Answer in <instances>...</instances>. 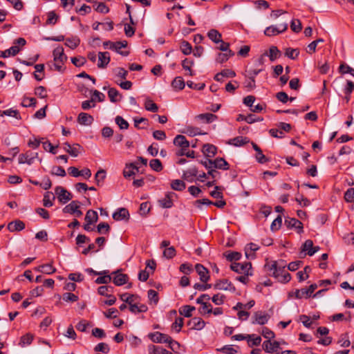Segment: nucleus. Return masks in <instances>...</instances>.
<instances>
[{
	"label": "nucleus",
	"instance_id": "1",
	"mask_svg": "<svg viewBox=\"0 0 354 354\" xmlns=\"http://www.w3.org/2000/svg\"><path fill=\"white\" fill-rule=\"evenodd\" d=\"M53 55L55 62L54 66L56 71L59 72H63L64 71L63 65L67 60V56L64 54L63 47L58 46L55 48L53 52Z\"/></svg>",
	"mask_w": 354,
	"mask_h": 354
},
{
	"label": "nucleus",
	"instance_id": "2",
	"mask_svg": "<svg viewBox=\"0 0 354 354\" xmlns=\"http://www.w3.org/2000/svg\"><path fill=\"white\" fill-rule=\"evenodd\" d=\"M268 340L263 343V348L266 353H278L280 343L277 341L271 342L270 339L274 337V333H261Z\"/></svg>",
	"mask_w": 354,
	"mask_h": 354
},
{
	"label": "nucleus",
	"instance_id": "3",
	"mask_svg": "<svg viewBox=\"0 0 354 354\" xmlns=\"http://www.w3.org/2000/svg\"><path fill=\"white\" fill-rule=\"evenodd\" d=\"M230 268L235 272L239 274H245L246 276H252V263L250 262H245L243 263H232L230 266Z\"/></svg>",
	"mask_w": 354,
	"mask_h": 354
},
{
	"label": "nucleus",
	"instance_id": "4",
	"mask_svg": "<svg viewBox=\"0 0 354 354\" xmlns=\"http://www.w3.org/2000/svg\"><path fill=\"white\" fill-rule=\"evenodd\" d=\"M108 44H111L109 49L116 51L118 53L122 55V56H127L129 55L128 51H121L120 50L122 48L127 47V41H116V42L106 41L103 43V46L104 47H106L108 46Z\"/></svg>",
	"mask_w": 354,
	"mask_h": 354
},
{
	"label": "nucleus",
	"instance_id": "5",
	"mask_svg": "<svg viewBox=\"0 0 354 354\" xmlns=\"http://www.w3.org/2000/svg\"><path fill=\"white\" fill-rule=\"evenodd\" d=\"M76 329L80 332H104L102 329L95 328L93 324L85 319H82L75 326Z\"/></svg>",
	"mask_w": 354,
	"mask_h": 354
},
{
	"label": "nucleus",
	"instance_id": "6",
	"mask_svg": "<svg viewBox=\"0 0 354 354\" xmlns=\"http://www.w3.org/2000/svg\"><path fill=\"white\" fill-rule=\"evenodd\" d=\"M38 156V153L31 151H27L24 153H21L19 156V163L31 165L33 163L35 158Z\"/></svg>",
	"mask_w": 354,
	"mask_h": 354
},
{
	"label": "nucleus",
	"instance_id": "7",
	"mask_svg": "<svg viewBox=\"0 0 354 354\" xmlns=\"http://www.w3.org/2000/svg\"><path fill=\"white\" fill-rule=\"evenodd\" d=\"M55 194L57 195V198L62 203H66L72 198L71 194L60 186L55 188Z\"/></svg>",
	"mask_w": 354,
	"mask_h": 354
},
{
	"label": "nucleus",
	"instance_id": "8",
	"mask_svg": "<svg viewBox=\"0 0 354 354\" xmlns=\"http://www.w3.org/2000/svg\"><path fill=\"white\" fill-rule=\"evenodd\" d=\"M264 269L270 276L276 278L277 280L286 271L284 269H279L278 267L276 266L268 264H265Z\"/></svg>",
	"mask_w": 354,
	"mask_h": 354
},
{
	"label": "nucleus",
	"instance_id": "9",
	"mask_svg": "<svg viewBox=\"0 0 354 354\" xmlns=\"http://www.w3.org/2000/svg\"><path fill=\"white\" fill-rule=\"evenodd\" d=\"M214 288L217 290H230L232 292L235 291V287L227 279L218 280L214 285Z\"/></svg>",
	"mask_w": 354,
	"mask_h": 354
},
{
	"label": "nucleus",
	"instance_id": "10",
	"mask_svg": "<svg viewBox=\"0 0 354 354\" xmlns=\"http://www.w3.org/2000/svg\"><path fill=\"white\" fill-rule=\"evenodd\" d=\"M205 325V322L201 317H197L191 319L187 322V326L190 330H200L203 328Z\"/></svg>",
	"mask_w": 354,
	"mask_h": 354
},
{
	"label": "nucleus",
	"instance_id": "11",
	"mask_svg": "<svg viewBox=\"0 0 354 354\" xmlns=\"http://www.w3.org/2000/svg\"><path fill=\"white\" fill-rule=\"evenodd\" d=\"M147 337L156 343H167L170 340V336L167 333H149Z\"/></svg>",
	"mask_w": 354,
	"mask_h": 354
},
{
	"label": "nucleus",
	"instance_id": "12",
	"mask_svg": "<svg viewBox=\"0 0 354 354\" xmlns=\"http://www.w3.org/2000/svg\"><path fill=\"white\" fill-rule=\"evenodd\" d=\"M195 269L200 277V280L204 283L207 282L209 279V270L201 263H197L195 266Z\"/></svg>",
	"mask_w": 354,
	"mask_h": 354
},
{
	"label": "nucleus",
	"instance_id": "13",
	"mask_svg": "<svg viewBox=\"0 0 354 354\" xmlns=\"http://www.w3.org/2000/svg\"><path fill=\"white\" fill-rule=\"evenodd\" d=\"M285 225L288 228H295L298 233L303 232V224L295 218H288L285 220Z\"/></svg>",
	"mask_w": 354,
	"mask_h": 354
},
{
	"label": "nucleus",
	"instance_id": "14",
	"mask_svg": "<svg viewBox=\"0 0 354 354\" xmlns=\"http://www.w3.org/2000/svg\"><path fill=\"white\" fill-rule=\"evenodd\" d=\"M110 55L108 52H100L98 53L97 67L104 68L110 62Z\"/></svg>",
	"mask_w": 354,
	"mask_h": 354
},
{
	"label": "nucleus",
	"instance_id": "15",
	"mask_svg": "<svg viewBox=\"0 0 354 354\" xmlns=\"http://www.w3.org/2000/svg\"><path fill=\"white\" fill-rule=\"evenodd\" d=\"M115 276L112 277L113 282L115 286H120L125 284L128 279L129 277L127 274L119 273L118 272H114L112 273Z\"/></svg>",
	"mask_w": 354,
	"mask_h": 354
},
{
	"label": "nucleus",
	"instance_id": "16",
	"mask_svg": "<svg viewBox=\"0 0 354 354\" xmlns=\"http://www.w3.org/2000/svg\"><path fill=\"white\" fill-rule=\"evenodd\" d=\"M93 120L94 119L92 115L84 112L80 113L77 117V122L84 126L91 125Z\"/></svg>",
	"mask_w": 354,
	"mask_h": 354
},
{
	"label": "nucleus",
	"instance_id": "17",
	"mask_svg": "<svg viewBox=\"0 0 354 354\" xmlns=\"http://www.w3.org/2000/svg\"><path fill=\"white\" fill-rule=\"evenodd\" d=\"M129 211L126 208L121 207L113 214V218L115 221H122L129 219Z\"/></svg>",
	"mask_w": 354,
	"mask_h": 354
},
{
	"label": "nucleus",
	"instance_id": "18",
	"mask_svg": "<svg viewBox=\"0 0 354 354\" xmlns=\"http://www.w3.org/2000/svg\"><path fill=\"white\" fill-rule=\"evenodd\" d=\"M138 171V167H137L135 163H130L126 165L123 171V175L125 178H129L132 176H134L136 173Z\"/></svg>",
	"mask_w": 354,
	"mask_h": 354
},
{
	"label": "nucleus",
	"instance_id": "19",
	"mask_svg": "<svg viewBox=\"0 0 354 354\" xmlns=\"http://www.w3.org/2000/svg\"><path fill=\"white\" fill-rule=\"evenodd\" d=\"M213 168L219 169L223 170L229 169V165L227 162L223 158H217L212 160Z\"/></svg>",
	"mask_w": 354,
	"mask_h": 354
},
{
	"label": "nucleus",
	"instance_id": "20",
	"mask_svg": "<svg viewBox=\"0 0 354 354\" xmlns=\"http://www.w3.org/2000/svg\"><path fill=\"white\" fill-rule=\"evenodd\" d=\"M268 320V316L266 314L262 312H257L253 316L252 323L263 325Z\"/></svg>",
	"mask_w": 354,
	"mask_h": 354
},
{
	"label": "nucleus",
	"instance_id": "21",
	"mask_svg": "<svg viewBox=\"0 0 354 354\" xmlns=\"http://www.w3.org/2000/svg\"><path fill=\"white\" fill-rule=\"evenodd\" d=\"M25 228V223L19 220H16L8 223V229L10 232L21 231Z\"/></svg>",
	"mask_w": 354,
	"mask_h": 354
},
{
	"label": "nucleus",
	"instance_id": "22",
	"mask_svg": "<svg viewBox=\"0 0 354 354\" xmlns=\"http://www.w3.org/2000/svg\"><path fill=\"white\" fill-rule=\"evenodd\" d=\"M174 144L181 148H188L189 147V141L183 135H177L174 139Z\"/></svg>",
	"mask_w": 354,
	"mask_h": 354
},
{
	"label": "nucleus",
	"instance_id": "23",
	"mask_svg": "<svg viewBox=\"0 0 354 354\" xmlns=\"http://www.w3.org/2000/svg\"><path fill=\"white\" fill-rule=\"evenodd\" d=\"M246 341L250 347L259 346L261 342V337L254 333L248 334Z\"/></svg>",
	"mask_w": 354,
	"mask_h": 354
},
{
	"label": "nucleus",
	"instance_id": "24",
	"mask_svg": "<svg viewBox=\"0 0 354 354\" xmlns=\"http://www.w3.org/2000/svg\"><path fill=\"white\" fill-rule=\"evenodd\" d=\"M80 203L77 201H73L68 205H66L62 211L64 213L73 214L77 209L80 208Z\"/></svg>",
	"mask_w": 354,
	"mask_h": 354
},
{
	"label": "nucleus",
	"instance_id": "25",
	"mask_svg": "<svg viewBox=\"0 0 354 354\" xmlns=\"http://www.w3.org/2000/svg\"><path fill=\"white\" fill-rule=\"evenodd\" d=\"M196 119L203 120L205 123H212L214 120L217 119V116L214 114L210 113H201L199 115H197L195 117Z\"/></svg>",
	"mask_w": 354,
	"mask_h": 354
},
{
	"label": "nucleus",
	"instance_id": "26",
	"mask_svg": "<svg viewBox=\"0 0 354 354\" xmlns=\"http://www.w3.org/2000/svg\"><path fill=\"white\" fill-rule=\"evenodd\" d=\"M217 148L211 144H205L203 147V153L207 157H213L216 155Z\"/></svg>",
	"mask_w": 354,
	"mask_h": 354
},
{
	"label": "nucleus",
	"instance_id": "27",
	"mask_svg": "<svg viewBox=\"0 0 354 354\" xmlns=\"http://www.w3.org/2000/svg\"><path fill=\"white\" fill-rule=\"evenodd\" d=\"M198 174V169L196 167H193L189 168V169L185 171L183 174V178L192 182L194 177H196Z\"/></svg>",
	"mask_w": 354,
	"mask_h": 354
},
{
	"label": "nucleus",
	"instance_id": "28",
	"mask_svg": "<svg viewBox=\"0 0 354 354\" xmlns=\"http://www.w3.org/2000/svg\"><path fill=\"white\" fill-rule=\"evenodd\" d=\"M108 96L111 102H120L122 99V95L115 88H110L108 91Z\"/></svg>",
	"mask_w": 354,
	"mask_h": 354
},
{
	"label": "nucleus",
	"instance_id": "29",
	"mask_svg": "<svg viewBox=\"0 0 354 354\" xmlns=\"http://www.w3.org/2000/svg\"><path fill=\"white\" fill-rule=\"evenodd\" d=\"M207 37L215 44L222 41L221 34L216 29H211L207 32Z\"/></svg>",
	"mask_w": 354,
	"mask_h": 354
},
{
	"label": "nucleus",
	"instance_id": "30",
	"mask_svg": "<svg viewBox=\"0 0 354 354\" xmlns=\"http://www.w3.org/2000/svg\"><path fill=\"white\" fill-rule=\"evenodd\" d=\"M84 219L88 224H94L98 221L97 213L94 210L89 209L87 211Z\"/></svg>",
	"mask_w": 354,
	"mask_h": 354
},
{
	"label": "nucleus",
	"instance_id": "31",
	"mask_svg": "<svg viewBox=\"0 0 354 354\" xmlns=\"http://www.w3.org/2000/svg\"><path fill=\"white\" fill-rule=\"evenodd\" d=\"M299 319L302 324L309 329H313L315 326H317V322L312 321L311 318L307 315H301Z\"/></svg>",
	"mask_w": 354,
	"mask_h": 354
},
{
	"label": "nucleus",
	"instance_id": "32",
	"mask_svg": "<svg viewBox=\"0 0 354 354\" xmlns=\"http://www.w3.org/2000/svg\"><path fill=\"white\" fill-rule=\"evenodd\" d=\"M183 133H185L191 137H194L196 135L203 134L201 132V130L198 127H194L192 126H186L185 129L181 131Z\"/></svg>",
	"mask_w": 354,
	"mask_h": 354
},
{
	"label": "nucleus",
	"instance_id": "33",
	"mask_svg": "<svg viewBox=\"0 0 354 354\" xmlns=\"http://www.w3.org/2000/svg\"><path fill=\"white\" fill-rule=\"evenodd\" d=\"M55 199V196L51 192H46L44 194L43 199V205L44 207H50L53 205L52 201Z\"/></svg>",
	"mask_w": 354,
	"mask_h": 354
},
{
	"label": "nucleus",
	"instance_id": "34",
	"mask_svg": "<svg viewBox=\"0 0 354 354\" xmlns=\"http://www.w3.org/2000/svg\"><path fill=\"white\" fill-rule=\"evenodd\" d=\"M195 310L196 308L194 306L185 305L179 308V313L181 315H183L186 317H190L192 316V312Z\"/></svg>",
	"mask_w": 354,
	"mask_h": 354
},
{
	"label": "nucleus",
	"instance_id": "35",
	"mask_svg": "<svg viewBox=\"0 0 354 354\" xmlns=\"http://www.w3.org/2000/svg\"><path fill=\"white\" fill-rule=\"evenodd\" d=\"M114 288L111 286H102L98 288L97 292L100 295L111 297Z\"/></svg>",
	"mask_w": 354,
	"mask_h": 354
},
{
	"label": "nucleus",
	"instance_id": "36",
	"mask_svg": "<svg viewBox=\"0 0 354 354\" xmlns=\"http://www.w3.org/2000/svg\"><path fill=\"white\" fill-rule=\"evenodd\" d=\"M248 142H249L248 138L246 137L243 138L242 136L236 137V138L230 140L229 142V143L230 145H233L236 147L243 146V145L247 144Z\"/></svg>",
	"mask_w": 354,
	"mask_h": 354
},
{
	"label": "nucleus",
	"instance_id": "37",
	"mask_svg": "<svg viewBox=\"0 0 354 354\" xmlns=\"http://www.w3.org/2000/svg\"><path fill=\"white\" fill-rule=\"evenodd\" d=\"M319 336L317 335L319 340L317 341L318 344H322L324 346H328L331 344L333 338L328 336V333H319Z\"/></svg>",
	"mask_w": 354,
	"mask_h": 354
},
{
	"label": "nucleus",
	"instance_id": "38",
	"mask_svg": "<svg viewBox=\"0 0 354 354\" xmlns=\"http://www.w3.org/2000/svg\"><path fill=\"white\" fill-rule=\"evenodd\" d=\"M234 53L232 50H229V52H225V53H219L217 55V57L216 59V61L218 63L222 64L228 60V59L233 56Z\"/></svg>",
	"mask_w": 354,
	"mask_h": 354
},
{
	"label": "nucleus",
	"instance_id": "39",
	"mask_svg": "<svg viewBox=\"0 0 354 354\" xmlns=\"http://www.w3.org/2000/svg\"><path fill=\"white\" fill-rule=\"evenodd\" d=\"M271 62H274L281 56V52L277 46H272L269 49V54L267 53Z\"/></svg>",
	"mask_w": 354,
	"mask_h": 354
},
{
	"label": "nucleus",
	"instance_id": "40",
	"mask_svg": "<svg viewBox=\"0 0 354 354\" xmlns=\"http://www.w3.org/2000/svg\"><path fill=\"white\" fill-rule=\"evenodd\" d=\"M80 44V39L77 37L67 38L66 39L65 45L71 49L76 48Z\"/></svg>",
	"mask_w": 354,
	"mask_h": 354
},
{
	"label": "nucleus",
	"instance_id": "41",
	"mask_svg": "<svg viewBox=\"0 0 354 354\" xmlns=\"http://www.w3.org/2000/svg\"><path fill=\"white\" fill-rule=\"evenodd\" d=\"M145 108L147 111L156 113L158 111V105L152 100L147 98L145 102Z\"/></svg>",
	"mask_w": 354,
	"mask_h": 354
},
{
	"label": "nucleus",
	"instance_id": "42",
	"mask_svg": "<svg viewBox=\"0 0 354 354\" xmlns=\"http://www.w3.org/2000/svg\"><path fill=\"white\" fill-rule=\"evenodd\" d=\"M223 255L229 261H238L241 257V254L239 252L228 251L227 252H225Z\"/></svg>",
	"mask_w": 354,
	"mask_h": 354
},
{
	"label": "nucleus",
	"instance_id": "43",
	"mask_svg": "<svg viewBox=\"0 0 354 354\" xmlns=\"http://www.w3.org/2000/svg\"><path fill=\"white\" fill-rule=\"evenodd\" d=\"M186 185L185 183L181 180H174L171 183V187L174 190L176 191H183L185 189Z\"/></svg>",
	"mask_w": 354,
	"mask_h": 354
},
{
	"label": "nucleus",
	"instance_id": "44",
	"mask_svg": "<svg viewBox=\"0 0 354 354\" xmlns=\"http://www.w3.org/2000/svg\"><path fill=\"white\" fill-rule=\"evenodd\" d=\"M171 86L174 89L182 90L185 87V82L182 77H176L171 82Z\"/></svg>",
	"mask_w": 354,
	"mask_h": 354
},
{
	"label": "nucleus",
	"instance_id": "45",
	"mask_svg": "<svg viewBox=\"0 0 354 354\" xmlns=\"http://www.w3.org/2000/svg\"><path fill=\"white\" fill-rule=\"evenodd\" d=\"M99 276L95 281L97 284H108L112 281V277L108 273Z\"/></svg>",
	"mask_w": 354,
	"mask_h": 354
},
{
	"label": "nucleus",
	"instance_id": "46",
	"mask_svg": "<svg viewBox=\"0 0 354 354\" xmlns=\"http://www.w3.org/2000/svg\"><path fill=\"white\" fill-rule=\"evenodd\" d=\"M3 115L13 117L17 120L21 119L19 112L17 110L12 109L3 111L2 113H1V116H3Z\"/></svg>",
	"mask_w": 354,
	"mask_h": 354
},
{
	"label": "nucleus",
	"instance_id": "47",
	"mask_svg": "<svg viewBox=\"0 0 354 354\" xmlns=\"http://www.w3.org/2000/svg\"><path fill=\"white\" fill-rule=\"evenodd\" d=\"M106 178V171L104 169H100L95 175V180L97 186H101L103 180Z\"/></svg>",
	"mask_w": 354,
	"mask_h": 354
},
{
	"label": "nucleus",
	"instance_id": "48",
	"mask_svg": "<svg viewBox=\"0 0 354 354\" xmlns=\"http://www.w3.org/2000/svg\"><path fill=\"white\" fill-rule=\"evenodd\" d=\"M180 50L184 55H188L192 53V47L188 41L183 40L180 44Z\"/></svg>",
	"mask_w": 354,
	"mask_h": 354
},
{
	"label": "nucleus",
	"instance_id": "49",
	"mask_svg": "<svg viewBox=\"0 0 354 354\" xmlns=\"http://www.w3.org/2000/svg\"><path fill=\"white\" fill-rule=\"evenodd\" d=\"M149 166L153 170L156 171H160L163 169L162 162L159 159H152L149 162Z\"/></svg>",
	"mask_w": 354,
	"mask_h": 354
},
{
	"label": "nucleus",
	"instance_id": "50",
	"mask_svg": "<svg viewBox=\"0 0 354 354\" xmlns=\"http://www.w3.org/2000/svg\"><path fill=\"white\" fill-rule=\"evenodd\" d=\"M115 123L119 126L120 129H127L129 128V123L122 116L118 115L115 118Z\"/></svg>",
	"mask_w": 354,
	"mask_h": 354
},
{
	"label": "nucleus",
	"instance_id": "51",
	"mask_svg": "<svg viewBox=\"0 0 354 354\" xmlns=\"http://www.w3.org/2000/svg\"><path fill=\"white\" fill-rule=\"evenodd\" d=\"M198 310L201 315L209 314L212 313V306L208 302L203 303Z\"/></svg>",
	"mask_w": 354,
	"mask_h": 354
},
{
	"label": "nucleus",
	"instance_id": "52",
	"mask_svg": "<svg viewBox=\"0 0 354 354\" xmlns=\"http://www.w3.org/2000/svg\"><path fill=\"white\" fill-rule=\"evenodd\" d=\"M194 61L193 60H189L188 59H185L183 62H182V66L183 68V69L186 70V71H189V75L190 76H193L194 75V72L192 71L191 69V66L194 64Z\"/></svg>",
	"mask_w": 354,
	"mask_h": 354
},
{
	"label": "nucleus",
	"instance_id": "53",
	"mask_svg": "<svg viewBox=\"0 0 354 354\" xmlns=\"http://www.w3.org/2000/svg\"><path fill=\"white\" fill-rule=\"evenodd\" d=\"M59 19V16L55 12V11H50L48 12V19L46 21L47 25H55L57 19Z\"/></svg>",
	"mask_w": 354,
	"mask_h": 354
},
{
	"label": "nucleus",
	"instance_id": "54",
	"mask_svg": "<svg viewBox=\"0 0 354 354\" xmlns=\"http://www.w3.org/2000/svg\"><path fill=\"white\" fill-rule=\"evenodd\" d=\"M110 231V226L107 223L102 222L97 225V232L99 234H108Z\"/></svg>",
	"mask_w": 354,
	"mask_h": 354
},
{
	"label": "nucleus",
	"instance_id": "55",
	"mask_svg": "<svg viewBox=\"0 0 354 354\" xmlns=\"http://www.w3.org/2000/svg\"><path fill=\"white\" fill-rule=\"evenodd\" d=\"M299 51L297 48H288L286 50L285 55L291 59H295L299 56Z\"/></svg>",
	"mask_w": 354,
	"mask_h": 354
},
{
	"label": "nucleus",
	"instance_id": "56",
	"mask_svg": "<svg viewBox=\"0 0 354 354\" xmlns=\"http://www.w3.org/2000/svg\"><path fill=\"white\" fill-rule=\"evenodd\" d=\"M176 254V251L174 247L171 246L167 248L163 251V257L166 259H170L174 257Z\"/></svg>",
	"mask_w": 354,
	"mask_h": 354
},
{
	"label": "nucleus",
	"instance_id": "57",
	"mask_svg": "<svg viewBox=\"0 0 354 354\" xmlns=\"http://www.w3.org/2000/svg\"><path fill=\"white\" fill-rule=\"evenodd\" d=\"M82 150V147L80 145L75 143L72 145L68 153L73 157H77Z\"/></svg>",
	"mask_w": 354,
	"mask_h": 354
},
{
	"label": "nucleus",
	"instance_id": "58",
	"mask_svg": "<svg viewBox=\"0 0 354 354\" xmlns=\"http://www.w3.org/2000/svg\"><path fill=\"white\" fill-rule=\"evenodd\" d=\"M279 33L281 32L279 30V28H277L276 26H270L269 27H267L264 31V34L268 37L274 36L279 35Z\"/></svg>",
	"mask_w": 354,
	"mask_h": 354
},
{
	"label": "nucleus",
	"instance_id": "59",
	"mask_svg": "<svg viewBox=\"0 0 354 354\" xmlns=\"http://www.w3.org/2000/svg\"><path fill=\"white\" fill-rule=\"evenodd\" d=\"M282 224V218L279 215L272 223L270 229L272 232L278 230Z\"/></svg>",
	"mask_w": 354,
	"mask_h": 354
},
{
	"label": "nucleus",
	"instance_id": "60",
	"mask_svg": "<svg viewBox=\"0 0 354 354\" xmlns=\"http://www.w3.org/2000/svg\"><path fill=\"white\" fill-rule=\"evenodd\" d=\"M214 190L210 192V196L214 198H223V188L219 186H215Z\"/></svg>",
	"mask_w": 354,
	"mask_h": 354
},
{
	"label": "nucleus",
	"instance_id": "61",
	"mask_svg": "<svg viewBox=\"0 0 354 354\" xmlns=\"http://www.w3.org/2000/svg\"><path fill=\"white\" fill-rule=\"evenodd\" d=\"M33 339V336L30 333H26L21 337L19 344L21 346L30 344Z\"/></svg>",
	"mask_w": 354,
	"mask_h": 354
},
{
	"label": "nucleus",
	"instance_id": "62",
	"mask_svg": "<svg viewBox=\"0 0 354 354\" xmlns=\"http://www.w3.org/2000/svg\"><path fill=\"white\" fill-rule=\"evenodd\" d=\"M62 299L66 302H75L78 300V297L71 292H66L62 295Z\"/></svg>",
	"mask_w": 354,
	"mask_h": 354
},
{
	"label": "nucleus",
	"instance_id": "63",
	"mask_svg": "<svg viewBox=\"0 0 354 354\" xmlns=\"http://www.w3.org/2000/svg\"><path fill=\"white\" fill-rule=\"evenodd\" d=\"M339 72L342 74L350 73L354 77V69L350 67L348 65L342 64L339 66Z\"/></svg>",
	"mask_w": 354,
	"mask_h": 354
},
{
	"label": "nucleus",
	"instance_id": "64",
	"mask_svg": "<svg viewBox=\"0 0 354 354\" xmlns=\"http://www.w3.org/2000/svg\"><path fill=\"white\" fill-rule=\"evenodd\" d=\"M344 199L348 203L354 202V188H349L344 194Z\"/></svg>",
	"mask_w": 354,
	"mask_h": 354
}]
</instances>
